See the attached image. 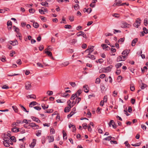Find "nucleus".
<instances>
[{"instance_id":"37","label":"nucleus","mask_w":148,"mask_h":148,"mask_svg":"<svg viewBox=\"0 0 148 148\" xmlns=\"http://www.w3.org/2000/svg\"><path fill=\"white\" fill-rule=\"evenodd\" d=\"M64 27L65 29H70L71 28L72 26L70 25H65Z\"/></svg>"},{"instance_id":"24","label":"nucleus","mask_w":148,"mask_h":148,"mask_svg":"<svg viewBox=\"0 0 148 148\" xmlns=\"http://www.w3.org/2000/svg\"><path fill=\"white\" fill-rule=\"evenodd\" d=\"M77 97L76 95L75 94H73L71 98V100H73L74 99L76 98Z\"/></svg>"},{"instance_id":"55","label":"nucleus","mask_w":148,"mask_h":148,"mask_svg":"<svg viewBox=\"0 0 148 148\" xmlns=\"http://www.w3.org/2000/svg\"><path fill=\"white\" fill-rule=\"evenodd\" d=\"M148 21L147 20V18H145L144 20V24L145 26L147 25V24H148Z\"/></svg>"},{"instance_id":"1","label":"nucleus","mask_w":148,"mask_h":148,"mask_svg":"<svg viewBox=\"0 0 148 148\" xmlns=\"http://www.w3.org/2000/svg\"><path fill=\"white\" fill-rule=\"evenodd\" d=\"M3 140H4V141H3V144L4 146L6 147H9L10 146V145H9V142L10 141V139L8 138V137L6 138V137H5L4 138Z\"/></svg>"},{"instance_id":"26","label":"nucleus","mask_w":148,"mask_h":148,"mask_svg":"<svg viewBox=\"0 0 148 148\" xmlns=\"http://www.w3.org/2000/svg\"><path fill=\"white\" fill-rule=\"evenodd\" d=\"M54 140L53 136H51L49 137V143L53 142Z\"/></svg>"},{"instance_id":"2","label":"nucleus","mask_w":148,"mask_h":148,"mask_svg":"<svg viewBox=\"0 0 148 148\" xmlns=\"http://www.w3.org/2000/svg\"><path fill=\"white\" fill-rule=\"evenodd\" d=\"M112 65H110L109 66L107 67L106 68H102V71L103 72H109L111 71V69L112 68Z\"/></svg>"},{"instance_id":"52","label":"nucleus","mask_w":148,"mask_h":148,"mask_svg":"<svg viewBox=\"0 0 148 148\" xmlns=\"http://www.w3.org/2000/svg\"><path fill=\"white\" fill-rule=\"evenodd\" d=\"M12 24V22L10 21H8L7 22V25L8 26H11Z\"/></svg>"},{"instance_id":"3","label":"nucleus","mask_w":148,"mask_h":148,"mask_svg":"<svg viewBox=\"0 0 148 148\" xmlns=\"http://www.w3.org/2000/svg\"><path fill=\"white\" fill-rule=\"evenodd\" d=\"M94 47V46H89L88 47V48L84 52H87L88 51V55H90V54L93 51Z\"/></svg>"},{"instance_id":"40","label":"nucleus","mask_w":148,"mask_h":148,"mask_svg":"<svg viewBox=\"0 0 148 148\" xmlns=\"http://www.w3.org/2000/svg\"><path fill=\"white\" fill-rule=\"evenodd\" d=\"M69 64V62L67 61L65 62L62 64L64 66H66L68 65Z\"/></svg>"},{"instance_id":"5","label":"nucleus","mask_w":148,"mask_h":148,"mask_svg":"<svg viewBox=\"0 0 148 148\" xmlns=\"http://www.w3.org/2000/svg\"><path fill=\"white\" fill-rule=\"evenodd\" d=\"M140 20L139 18L137 19L136 21V23H134V26L138 28L139 26L140 25Z\"/></svg>"},{"instance_id":"22","label":"nucleus","mask_w":148,"mask_h":148,"mask_svg":"<svg viewBox=\"0 0 148 148\" xmlns=\"http://www.w3.org/2000/svg\"><path fill=\"white\" fill-rule=\"evenodd\" d=\"M78 33H81L82 34V36L83 37L85 38H87V36L86 34H85L84 32H83L82 31H80L78 32Z\"/></svg>"},{"instance_id":"32","label":"nucleus","mask_w":148,"mask_h":148,"mask_svg":"<svg viewBox=\"0 0 148 148\" xmlns=\"http://www.w3.org/2000/svg\"><path fill=\"white\" fill-rule=\"evenodd\" d=\"M74 113L75 112H73V111H72L70 112V114L67 115L68 118L69 119L70 117H71L73 115V114H74Z\"/></svg>"},{"instance_id":"6","label":"nucleus","mask_w":148,"mask_h":148,"mask_svg":"<svg viewBox=\"0 0 148 148\" xmlns=\"http://www.w3.org/2000/svg\"><path fill=\"white\" fill-rule=\"evenodd\" d=\"M25 88L27 90H29L31 88L32 86L31 83L30 82H27L25 83Z\"/></svg>"},{"instance_id":"10","label":"nucleus","mask_w":148,"mask_h":148,"mask_svg":"<svg viewBox=\"0 0 148 148\" xmlns=\"http://www.w3.org/2000/svg\"><path fill=\"white\" fill-rule=\"evenodd\" d=\"M31 118L32 119L33 121H35L37 123H40L41 122V121L39 119L36 118V117L34 116H31Z\"/></svg>"},{"instance_id":"56","label":"nucleus","mask_w":148,"mask_h":148,"mask_svg":"<svg viewBox=\"0 0 148 148\" xmlns=\"http://www.w3.org/2000/svg\"><path fill=\"white\" fill-rule=\"evenodd\" d=\"M53 92L52 91H48L47 92V94L49 95H51L53 94Z\"/></svg>"},{"instance_id":"34","label":"nucleus","mask_w":148,"mask_h":148,"mask_svg":"<svg viewBox=\"0 0 148 148\" xmlns=\"http://www.w3.org/2000/svg\"><path fill=\"white\" fill-rule=\"evenodd\" d=\"M31 121L30 120L25 119L23 120L22 123H25L26 124H28L29 123V122H30Z\"/></svg>"},{"instance_id":"17","label":"nucleus","mask_w":148,"mask_h":148,"mask_svg":"<svg viewBox=\"0 0 148 148\" xmlns=\"http://www.w3.org/2000/svg\"><path fill=\"white\" fill-rule=\"evenodd\" d=\"M13 29L14 30V31L17 32L18 34H20V33L19 32V29L18 28L16 27L15 26H14L13 27Z\"/></svg>"},{"instance_id":"42","label":"nucleus","mask_w":148,"mask_h":148,"mask_svg":"<svg viewBox=\"0 0 148 148\" xmlns=\"http://www.w3.org/2000/svg\"><path fill=\"white\" fill-rule=\"evenodd\" d=\"M122 65L121 63H118L116 65V66L117 68H119L121 67Z\"/></svg>"},{"instance_id":"15","label":"nucleus","mask_w":148,"mask_h":148,"mask_svg":"<svg viewBox=\"0 0 148 148\" xmlns=\"http://www.w3.org/2000/svg\"><path fill=\"white\" fill-rule=\"evenodd\" d=\"M11 130L12 132H17L19 131V128L16 127L12 128Z\"/></svg>"},{"instance_id":"39","label":"nucleus","mask_w":148,"mask_h":148,"mask_svg":"<svg viewBox=\"0 0 148 148\" xmlns=\"http://www.w3.org/2000/svg\"><path fill=\"white\" fill-rule=\"evenodd\" d=\"M29 97L30 98H32L35 99L36 98V96L34 95H28Z\"/></svg>"},{"instance_id":"28","label":"nucleus","mask_w":148,"mask_h":148,"mask_svg":"<svg viewBox=\"0 0 148 148\" xmlns=\"http://www.w3.org/2000/svg\"><path fill=\"white\" fill-rule=\"evenodd\" d=\"M82 92V90H79L77 91L76 92V93H75V94L77 96H78Z\"/></svg>"},{"instance_id":"63","label":"nucleus","mask_w":148,"mask_h":148,"mask_svg":"<svg viewBox=\"0 0 148 148\" xmlns=\"http://www.w3.org/2000/svg\"><path fill=\"white\" fill-rule=\"evenodd\" d=\"M87 47V45L86 44H83L82 45V47L83 49H86Z\"/></svg>"},{"instance_id":"16","label":"nucleus","mask_w":148,"mask_h":148,"mask_svg":"<svg viewBox=\"0 0 148 148\" xmlns=\"http://www.w3.org/2000/svg\"><path fill=\"white\" fill-rule=\"evenodd\" d=\"M86 58H90V59L92 60H94L95 59V57L94 56L92 55H91L90 54V55H88V56H87L86 57Z\"/></svg>"},{"instance_id":"30","label":"nucleus","mask_w":148,"mask_h":148,"mask_svg":"<svg viewBox=\"0 0 148 148\" xmlns=\"http://www.w3.org/2000/svg\"><path fill=\"white\" fill-rule=\"evenodd\" d=\"M128 50L127 49H126L123 51L122 53V54L123 55H124L126 54V56H127L128 53Z\"/></svg>"},{"instance_id":"48","label":"nucleus","mask_w":148,"mask_h":148,"mask_svg":"<svg viewBox=\"0 0 148 148\" xmlns=\"http://www.w3.org/2000/svg\"><path fill=\"white\" fill-rule=\"evenodd\" d=\"M107 99H108V96L107 95H105L103 98V101L105 102H106L107 101Z\"/></svg>"},{"instance_id":"7","label":"nucleus","mask_w":148,"mask_h":148,"mask_svg":"<svg viewBox=\"0 0 148 148\" xmlns=\"http://www.w3.org/2000/svg\"><path fill=\"white\" fill-rule=\"evenodd\" d=\"M111 125L115 129L116 128V125L115 124L114 121L113 120H111L109 123V125L110 127L111 126Z\"/></svg>"},{"instance_id":"9","label":"nucleus","mask_w":148,"mask_h":148,"mask_svg":"<svg viewBox=\"0 0 148 148\" xmlns=\"http://www.w3.org/2000/svg\"><path fill=\"white\" fill-rule=\"evenodd\" d=\"M9 42L13 46H15L18 44V42L16 40H15L14 41H10Z\"/></svg>"},{"instance_id":"58","label":"nucleus","mask_w":148,"mask_h":148,"mask_svg":"<svg viewBox=\"0 0 148 148\" xmlns=\"http://www.w3.org/2000/svg\"><path fill=\"white\" fill-rule=\"evenodd\" d=\"M141 127L143 130H145L146 129V126L142 124L141 125Z\"/></svg>"},{"instance_id":"35","label":"nucleus","mask_w":148,"mask_h":148,"mask_svg":"<svg viewBox=\"0 0 148 148\" xmlns=\"http://www.w3.org/2000/svg\"><path fill=\"white\" fill-rule=\"evenodd\" d=\"M116 61L117 62H119L121 61H122V57L121 56H120L117 58Z\"/></svg>"},{"instance_id":"19","label":"nucleus","mask_w":148,"mask_h":148,"mask_svg":"<svg viewBox=\"0 0 148 148\" xmlns=\"http://www.w3.org/2000/svg\"><path fill=\"white\" fill-rule=\"evenodd\" d=\"M37 103L36 101H32L29 104V107H32L33 106H35L36 105Z\"/></svg>"},{"instance_id":"53","label":"nucleus","mask_w":148,"mask_h":148,"mask_svg":"<svg viewBox=\"0 0 148 148\" xmlns=\"http://www.w3.org/2000/svg\"><path fill=\"white\" fill-rule=\"evenodd\" d=\"M2 88L3 89H8L9 88V86H7L6 85H3L2 87Z\"/></svg>"},{"instance_id":"59","label":"nucleus","mask_w":148,"mask_h":148,"mask_svg":"<svg viewBox=\"0 0 148 148\" xmlns=\"http://www.w3.org/2000/svg\"><path fill=\"white\" fill-rule=\"evenodd\" d=\"M69 18V20L70 21H73L74 20V17L73 16H70Z\"/></svg>"},{"instance_id":"41","label":"nucleus","mask_w":148,"mask_h":148,"mask_svg":"<svg viewBox=\"0 0 148 148\" xmlns=\"http://www.w3.org/2000/svg\"><path fill=\"white\" fill-rule=\"evenodd\" d=\"M53 112V109H49L47 110H46L45 111V113H52Z\"/></svg>"},{"instance_id":"51","label":"nucleus","mask_w":148,"mask_h":148,"mask_svg":"<svg viewBox=\"0 0 148 148\" xmlns=\"http://www.w3.org/2000/svg\"><path fill=\"white\" fill-rule=\"evenodd\" d=\"M34 108L36 110H40L41 109V107L38 106H35Z\"/></svg>"},{"instance_id":"20","label":"nucleus","mask_w":148,"mask_h":148,"mask_svg":"<svg viewBox=\"0 0 148 148\" xmlns=\"http://www.w3.org/2000/svg\"><path fill=\"white\" fill-rule=\"evenodd\" d=\"M130 89L131 91H133L135 90L134 86V84H130Z\"/></svg>"},{"instance_id":"60","label":"nucleus","mask_w":148,"mask_h":148,"mask_svg":"<svg viewBox=\"0 0 148 148\" xmlns=\"http://www.w3.org/2000/svg\"><path fill=\"white\" fill-rule=\"evenodd\" d=\"M146 85L143 83H142L141 85L140 86V88L142 89H143L145 88V85Z\"/></svg>"},{"instance_id":"18","label":"nucleus","mask_w":148,"mask_h":148,"mask_svg":"<svg viewBox=\"0 0 148 148\" xmlns=\"http://www.w3.org/2000/svg\"><path fill=\"white\" fill-rule=\"evenodd\" d=\"M36 144V140L35 139H34L33 140V142L31 143V145L30 146L31 148H33L35 145Z\"/></svg>"},{"instance_id":"25","label":"nucleus","mask_w":148,"mask_h":148,"mask_svg":"<svg viewBox=\"0 0 148 148\" xmlns=\"http://www.w3.org/2000/svg\"><path fill=\"white\" fill-rule=\"evenodd\" d=\"M10 139V140L12 141H13L14 142H16V138L14 136H12L10 137V138H9Z\"/></svg>"},{"instance_id":"31","label":"nucleus","mask_w":148,"mask_h":148,"mask_svg":"<svg viewBox=\"0 0 148 148\" xmlns=\"http://www.w3.org/2000/svg\"><path fill=\"white\" fill-rule=\"evenodd\" d=\"M45 53H46L48 56H52V53L50 51H45Z\"/></svg>"},{"instance_id":"36","label":"nucleus","mask_w":148,"mask_h":148,"mask_svg":"<svg viewBox=\"0 0 148 148\" xmlns=\"http://www.w3.org/2000/svg\"><path fill=\"white\" fill-rule=\"evenodd\" d=\"M74 8L75 10H77L78 9H79V6L78 4H76L74 6Z\"/></svg>"},{"instance_id":"50","label":"nucleus","mask_w":148,"mask_h":148,"mask_svg":"<svg viewBox=\"0 0 148 148\" xmlns=\"http://www.w3.org/2000/svg\"><path fill=\"white\" fill-rule=\"evenodd\" d=\"M35 12V10L33 8H31L29 10V12L30 13H34Z\"/></svg>"},{"instance_id":"47","label":"nucleus","mask_w":148,"mask_h":148,"mask_svg":"<svg viewBox=\"0 0 148 148\" xmlns=\"http://www.w3.org/2000/svg\"><path fill=\"white\" fill-rule=\"evenodd\" d=\"M65 19L64 18V17H63L62 19V21H61L60 22L61 23H63L64 24H66V22L65 21Z\"/></svg>"},{"instance_id":"4","label":"nucleus","mask_w":148,"mask_h":148,"mask_svg":"<svg viewBox=\"0 0 148 148\" xmlns=\"http://www.w3.org/2000/svg\"><path fill=\"white\" fill-rule=\"evenodd\" d=\"M29 126L34 130H37L39 128V126L34 123H32L29 124Z\"/></svg>"},{"instance_id":"64","label":"nucleus","mask_w":148,"mask_h":148,"mask_svg":"<svg viewBox=\"0 0 148 148\" xmlns=\"http://www.w3.org/2000/svg\"><path fill=\"white\" fill-rule=\"evenodd\" d=\"M16 63L18 64H21V61L20 59L16 61Z\"/></svg>"},{"instance_id":"45","label":"nucleus","mask_w":148,"mask_h":148,"mask_svg":"<svg viewBox=\"0 0 148 148\" xmlns=\"http://www.w3.org/2000/svg\"><path fill=\"white\" fill-rule=\"evenodd\" d=\"M15 53V52L14 51H11V53H10V56L11 57H13L14 54Z\"/></svg>"},{"instance_id":"38","label":"nucleus","mask_w":148,"mask_h":148,"mask_svg":"<svg viewBox=\"0 0 148 148\" xmlns=\"http://www.w3.org/2000/svg\"><path fill=\"white\" fill-rule=\"evenodd\" d=\"M41 131L39 130L37 131V132L36 134V135L38 136H39L41 135Z\"/></svg>"},{"instance_id":"29","label":"nucleus","mask_w":148,"mask_h":148,"mask_svg":"<svg viewBox=\"0 0 148 148\" xmlns=\"http://www.w3.org/2000/svg\"><path fill=\"white\" fill-rule=\"evenodd\" d=\"M77 40L76 39H73L71 40L70 41V43L71 44L73 45L75 44L77 42Z\"/></svg>"},{"instance_id":"44","label":"nucleus","mask_w":148,"mask_h":148,"mask_svg":"<svg viewBox=\"0 0 148 148\" xmlns=\"http://www.w3.org/2000/svg\"><path fill=\"white\" fill-rule=\"evenodd\" d=\"M100 82V79L99 78H97L96 79L95 83L97 84H99Z\"/></svg>"},{"instance_id":"14","label":"nucleus","mask_w":148,"mask_h":148,"mask_svg":"<svg viewBox=\"0 0 148 148\" xmlns=\"http://www.w3.org/2000/svg\"><path fill=\"white\" fill-rule=\"evenodd\" d=\"M138 41V38H135L132 41V46H134L135 45L136 43Z\"/></svg>"},{"instance_id":"43","label":"nucleus","mask_w":148,"mask_h":148,"mask_svg":"<svg viewBox=\"0 0 148 148\" xmlns=\"http://www.w3.org/2000/svg\"><path fill=\"white\" fill-rule=\"evenodd\" d=\"M101 46L103 47V49H106L108 47L105 44H103L101 45Z\"/></svg>"},{"instance_id":"33","label":"nucleus","mask_w":148,"mask_h":148,"mask_svg":"<svg viewBox=\"0 0 148 148\" xmlns=\"http://www.w3.org/2000/svg\"><path fill=\"white\" fill-rule=\"evenodd\" d=\"M41 4L43 6L47 7L48 3L46 1H45V2H42L41 3Z\"/></svg>"},{"instance_id":"8","label":"nucleus","mask_w":148,"mask_h":148,"mask_svg":"<svg viewBox=\"0 0 148 148\" xmlns=\"http://www.w3.org/2000/svg\"><path fill=\"white\" fill-rule=\"evenodd\" d=\"M120 25L121 27L123 28H127L129 27L127 26V25H129L127 24V23L125 22L121 23Z\"/></svg>"},{"instance_id":"11","label":"nucleus","mask_w":148,"mask_h":148,"mask_svg":"<svg viewBox=\"0 0 148 148\" xmlns=\"http://www.w3.org/2000/svg\"><path fill=\"white\" fill-rule=\"evenodd\" d=\"M83 88L84 91L86 93H88L89 92L88 87L87 85H85L83 86Z\"/></svg>"},{"instance_id":"46","label":"nucleus","mask_w":148,"mask_h":148,"mask_svg":"<svg viewBox=\"0 0 148 148\" xmlns=\"http://www.w3.org/2000/svg\"><path fill=\"white\" fill-rule=\"evenodd\" d=\"M82 127L84 129H86L87 127V124L86 123H84L83 124Z\"/></svg>"},{"instance_id":"61","label":"nucleus","mask_w":148,"mask_h":148,"mask_svg":"<svg viewBox=\"0 0 148 148\" xmlns=\"http://www.w3.org/2000/svg\"><path fill=\"white\" fill-rule=\"evenodd\" d=\"M76 101L77 102V103H78L81 100V98L80 97H77L76 99Z\"/></svg>"},{"instance_id":"23","label":"nucleus","mask_w":148,"mask_h":148,"mask_svg":"<svg viewBox=\"0 0 148 148\" xmlns=\"http://www.w3.org/2000/svg\"><path fill=\"white\" fill-rule=\"evenodd\" d=\"M33 26L34 28H37L39 27V24L37 22H34L33 23Z\"/></svg>"},{"instance_id":"62","label":"nucleus","mask_w":148,"mask_h":148,"mask_svg":"<svg viewBox=\"0 0 148 148\" xmlns=\"http://www.w3.org/2000/svg\"><path fill=\"white\" fill-rule=\"evenodd\" d=\"M44 48L43 45H40L39 47V49L40 50L42 51L44 49Z\"/></svg>"},{"instance_id":"13","label":"nucleus","mask_w":148,"mask_h":148,"mask_svg":"<svg viewBox=\"0 0 148 148\" xmlns=\"http://www.w3.org/2000/svg\"><path fill=\"white\" fill-rule=\"evenodd\" d=\"M83 11L84 12H88V13H89L91 12L92 9L90 8H89L87 9L85 8L84 9Z\"/></svg>"},{"instance_id":"49","label":"nucleus","mask_w":148,"mask_h":148,"mask_svg":"<svg viewBox=\"0 0 148 148\" xmlns=\"http://www.w3.org/2000/svg\"><path fill=\"white\" fill-rule=\"evenodd\" d=\"M143 30L144 31V32H145V34L148 33V30L145 27H144L143 28Z\"/></svg>"},{"instance_id":"54","label":"nucleus","mask_w":148,"mask_h":148,"mask_svg":"<svg viewBox=\"0 0 148 148\" xmlns=\"http://www.w3.org/2000/svg\"><path fill=\"white\" fill-rule=\"evenodd\" d=\"M70 84L71 86L73 87H75L76 86L75 83L74 82H70Z\"/></svg>"},{"instance_id":"21","label":"nucleus","mask_w":148,"mask_h":148,"mask_svg":"<svg viewBox=\"0 0 148 148\" xmlns=\"http://www.w3.org/2000/svg\"><path fill=\"white\" fill-rule=\"evenodd\" d=\"M62 133L63 134V137L64 139H65L66 140L67 139V137L66 136V133L64 132V130H63L62 131Z\"/></svg>"},{"instance_id":"12","label":"nucleus","mask_w":148,"mask_h":148,"mask_svg":"<svg viewBox=\"0 0 148 148\" xmlns=\"http://www.w3.org/2000/svg\"><path fill=\"white\" fill-rule=\"evenodd\" d=\"M69 107H66L64 109V111L65 112H69L71 108L72 107V106H69Z\"/></svg>"},{"instance_id":"27","label":"nucleus","mask_w":148,"mask_h":148,"mask_svg":"<svg viewBox=\"0 0 148 148\" xmlns=\"http://www.w3.org/2000/svg\"><path fill=\"white\" fill-rule=\"evenodd\" d=\"M12 108L15 112H18V109L16 106H13Z\"/></svg>"},{"instance_id":"57","label":"nucleus","mask_w":148,"mask_h":148,"mask_svg":"<svg viewBox=\"0 0 148 148\" xmlns=\"http://www.w3.org/2000/svg\"><path fill=\"white\" fill-rule=\"evenodd\" d=\"M45 141V136H43L42 138V143H44Z\"/></svg>"}]
</instances>
